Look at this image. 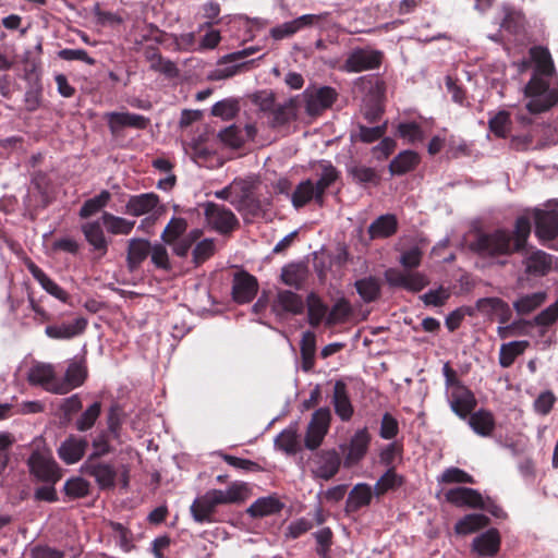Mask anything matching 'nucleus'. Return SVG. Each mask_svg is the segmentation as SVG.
Segmentation results:
<instances>
[{"label":"nucleus","mask_w":558,"mask_h":558,"mask_svg":"<svg viewBox=\"0 0 558 558\" xmlns=\"http://www.w3.org/2000/svg\"><path fill=\"white\" fill-rule=\"evenodd\" d=\"M531 222L525 216L514 221L513 230L497 228L490 232L478 231L470 242V250L481 257L496 258L521 253L527 245Z\"/></svg>","instance_id":"f257e3e1"},{"label":"nucleus","mask_w":558,"mask_h":558,"mask_svg":"<svg viewBox=\"0 0 558 558\" xmlns=\"http://www.w3.org/2000/svg\"><path fill=\"white\" fill-rule=\"evenodd\" d=\"M534 63V72L524 87L530 98L525 108L529 113L537 114L549 110L558 102V89L549 87L548 78L556 74L550 51L544 46H533L529 50Z\"/></svg>","instance_id":"f03ea898"},{"label":"nucleus","mask_w":558,"mask_h":558,"mask_svg":"<svg viewBox=\"0 0 558 558\" xmlns=\"http://www.w3.org/2000/svg\"><path fill=\"white\" fill-rule=\"evenodd\" d=\"M246 488L243 484H232L227 490L210 489L196 498L191 505V513L197 523L213 521V514L219 505L238 504L245 499Z\"/></svg>","instance_id":"7ed1b4c3"},{"label":"nucleus","mask_w":558,"mask_h":558,"mask_svg":"<svg viewBox=\"0 0 558 558\" xmlns=\"http://www.w3.org/2000/svg\"><path fill=\"white\" fill-rule=\"evenodd\" d=\"M300 97V106L304 104V109L307 116L318 117L325 110L329 109L338 98L335 88L329 86L323 87H307Z\"/></svg>","instance_id":"20e7f679"},{"label":"nucleus","mask_w":558,"mask_h":558,"mask_svg":"<svg viewBox=\"0 0 558 558\" xmlns=\"http://www.w3.org/2000/svg\"><path fill=\"white\" fill-rule=\"evenodd\" d=\"M31 475L45 484H57L62 472L53 457L49 453L34 451L27 459Z\"/></svg>","instance_id":"39448f33"},{"label":"nucleus","mask_w":558,"mask_h":558,"mask_svg":"<svg viewBox=\"0 0 558 558\" xmlns=\"http://www.w3.org/2000/svg\"><path fill=\"white\" fill-rule=\"evenodd\" d=\"M204 214L209 226L220 234H228L239 227L236 216L223 205L208 202L204 205Z\"/></svg>","instance_id":"423d86ee"},{"label":"nucleus","mask_w":558,"mask_h":558,"mask_svg":"<svg viewBox=\"0 0 558 558\" xmlns=\"http://www.w3.org/2000/svg\"><path fill=\"white\" fill-rule=\"evenodd\" d=\"M384 59V53L372 48H355L347 57L344 61V70L347 72L360 73L378 69Z\"/></svg>","instance_id":"0eeeda50"},{"label":"nucleus","mask_w":558,"mask_h":558,"mask_svg":"<svg viewBox=\"0 0 558 558\" xmlns=\"http://www.w3.org/2000/svg\"><path fill=\"white\" fill-rule=\"evenodd\" d=\"M331 421L329 408H319L312 414L304 438V445L310 450L317 449L327 435Z\"/></svg>","instance_id":"6e6552de"},{"label":"nucleus","mask_w":558,"mask_h":558,"mask_svg":"<svg viewBox=\"0 0 558 558\" xmlns=\"http://www.w3.org/2000/svg\"><path fill=\"white\" fill-rule=\"evenodd\" d=\"M271 312L279 319L302 315L305 303L302 295L291 290H279L271 302Z\"/></svg>","instance_id":"1a4fd4ad"},{"label":"nucleus","mask_w":558,"mask_h":558,"mask_svg":"<svg viewBox=\"0 0 558 558\" xmlns=\"http://www.w3.org/2000/svg\"><path fill=\"white\" fill-rule=\"evenodd\" d=\"M104 120H106L112 136L120 135L124 128L145 130L150 123V120L144 116L118 111L106 112L104 114Z\"/></svg>","instance_id":"9d476101"},{"label":"nucleus","mask_w":558,"mask_h":558,"mask_svg":"<svg viewBox=\"0 0 558 558\" xmlns=\"http://www.w3.org/2000/svg\"><path fill=\"white\" fill-rule=\"evenodd\" d=\"M312 463L314 477L329 481L338 473L341 458L335 449L320 450L315 453Z\"/></svg>","instance_id":"9b49d317"},{"label":"nucleus","mask_w":558,"mask_h":558,"mask_svg":"<svg viewBox=\"0 0 558 558\" xmlns=\"http://www.w3.org/2000/svg\"><path fill=\"white\" fill-rule=\"evenodd\" d=\"M88 376V369L84 357L70 361L63 378L59 379L56 395H66L71 390L81 387Z\"/></svg>","instance_id":"f8f14e48"},{"label":"nucleus","mask_w":558,"mask_h":558,"mask_svg":"<svg viewBox=\"0 0 558 558\" xmlns=\"http://www.w3.org/2000/svg\"><path fill=\"white\" fill-rule=\"evenodd\" d=\"M257 278L245 270L234 274L232 281V299L238 304L253 301L258 292Z\"/></svg>","instance_id":"ddd939ff"},{"label":"nucleus","mask_w":558,"mask_h":558,"mask_svg":"<svg viewBox=\"0 0 558 558\" xmlns=\"http://www.w3.org/2000/svg\"><path fill=\"white\" fill-rule=\"evenodd\" d=\"M329 15L328 12L322 14H304L292 21L286 22L270 29V36L275 40H281L296 34L299 31L312 26L319 21L326 19Z\"/></svg>","instance_id":"4468645a"},{"label":"nucleus","mask_w":558,"mask_h":558,"mask_svg":"<svg viewBox=\"0 0 558 558\" xmlns=\"http://www.w3.org/2000/svg\"><path fill=\"white\" fill-rule=\"evenodd\" d=\"M82 472L95 478L101 489L112 488L116 485L117 471L112 464L98 460H86Z\"/></svg>","instance_id":"2eb2a0df"},{"label":"nucleus","mask_w":558,"mask_h":558,"mask_svg":"<svg viewBox=\"0 0 558 558\" xmlns=\"http://www.w3.org/2000/svg\"><path fill=\"white\" fill-rule=\"evenodd\" d=\"M535 234L541 241H551L558 235V210L535 209Z\"/></svg>","instance_id":"dca6fc26"},{"label":"nucleus","mask_w":558,"mask_h":558,"mask_svg":"<svg viewBox=\"0 0 558 558\" xmlns=\"http://www.w3.org/2000/svg\"><path fill=\"white\" fill-rule=\"evenodd\" d=\"M446 500L459 508L468 507L472 509L485 508V501L481 493L474 488L459 486L451 488L445 494Z\"/></svg>","instance_id":"f3484780"},{"label":"nucleus","mask_w":558,"mask_h":558,"mask_svg":"<svg viewBox=\"0 0 558 558\" xmlns=\"http://www.w3.org/2000/svg\"><path fill=\"white\" fill-rule=\"evenodd\" d=\"M522 264L527 277L539 278L550 272L553 256L542 250H534L523 258Z\"/></svg>","instance_id":"a211bd4d"},{"label":"nucleus","mask_w":558,"mask_h":558,"mask_svg":"<svg viewBox=\"0 0 558 558\" xmlns=\"http://www.w3.org/2000/svg\"><path fill=\"white\" fill-rule=\"evenodd\" d=\"M230 202L244 216L255 218L262 216L264 213L262 202L254 194L252 186L247 183H243L241 185L236 199H231Z\"/></svg>","instance_id":"6ab92c4d"},{"label":"nucleus","mask_w":558,"mask_h":558,"mask_svg":"<svg viewBox=\"0 0 558 558\" xmlns=\"http://www.w3.org/2000/svg\"><path fill=\"white\" fill-rule=\"evenodd\" d=\"M372 437L367 427L357 429L348 445V451L344 458L347 466L359 463L367 453Z\"/></svg>","instance_id":"aec40b11"},{"label":"nucleus","mask_w":558,"mask_h":558,"mask_svg":"<svg viewBox=\"0 0 558 558\" xmlns=\"http://www.w3.org/2000/svg\"><path fill=\"white\" fill-rule=\"evenodd\" d=\"M88 445L85 437L70 435L58 448V456L65 464H74L85 456Z\"/></svg>","instance_id":"412c9836"},{"label":"nucleus","mask_w":558,"mask_h":558,"mask_svg":"<svg viewBox=\"0 0 558 558\" xmlns=\"http://www.w3.org/2000/svg\"><path fill=\"white\" fill-rule=\"evenodd\" d=\"M27 380L31 385L40 386L51 393H56L54 389L58 387L59 383L53 366L45 363L33 365L28 372Z\"/></svg>","instance_id":"4be33fe9"},{"label":"nucleus","mask_w":558,"mask_h":558,"mask_svg":"<svg viewBox=\"0 0 558 558\" xmlns=\"http://www.w3.org/2000/svg\"><path fill=\"white\" fill-rule=\"evenodd\" d=\"M501 545V536L496 527H490L486 532L477 535L472 542V551L478 557H495Z\"/></svg>","instance_id":"5701e85b"},{"label":"nucleus","mask_w":558,"mask_h":558,"mask_svg":"<svg viewBox=\"0 0 558 558\" xmlns=\"http://www.w3.org/2000/svg\"><path fill=\"white\" fill-rule=\"evenodd\" d=\"M331 403L336 415L342 422H349L352 418L354 408L349 396L347 384L343 380H336Z\"/></svg>","instance_id":"b1692460"},{"label":"nucleus","mask_w":558,"mask_h":558,"mask_svg":"<svg viewBox=\"0 0 558 558\" xmlns=\"http://www.w3.org/2000/svg\"><path fill=\"white\" fill-rule=\"evenodd\" d=\"M27 270L32 274L35 280L41 286V288L48 292L50 295L60 300L63 303H69L70 295L69 293L62 289L59 284H57L53 280H51L45 271L38 267L31 258H26L24 262Z\"/></svg>","instance_id":"393cba45"},{"label":"nucleus","mask_w":558,"mask_h":558,"mask_svg":"<svg viewBox=\"0 0 558 558\" xmlns=\"http://www.w3.org/2000/svg\"><path fill=\"white\" fill-rule=\"evenodd\" d=\"M320 169L319 179L314 182L316 190V204L323 206L325 203V193L339 178L340 171L329 160L318 161Z\"/></svg>","instance_id":"a878e982"},{"label":"nucleus","mask_w":558,"mask_h":558,"mask_svg":"<svg viewBox=\"0 0 558 558\" xmlns=\"http://www.w3.org/2000/svg\"><path fill=\"white\" fill-rule=\"evenodd\" d=\"M87 319L78 317L73 323H62L60 325H48L45 329L47 337L56 340H69L82 335L87 327Z\"/></svg>","instance_id":"bb28decb"},{"label":"nucleus","mask_w":558,"mask_h":558,"mask_svg":"<svg viewBox=\"0 0 558 558\" xmlns=\"http://www.w3.org/2000/svg\"><path fill=\"white\" fill-rule=\"evenodd\" d=\"M151 243L142 238H133L128 242L126 266L133 272L137 270L143 262L148 257Z\"/></svg>","instance_id":"cd10ccee"},{"label":"nucleus","mask_w":558,"mask_h":558,"mask_svg":"<svg viewBox=\"0 0 558 558\" xmlns=\"http://www.w3.org/2000/svg\"><path fill=\"white\" fill-rule=\"evenodd\" d=\"M159 196L153 192L132 195L125 204V214L140 217L153 211L159 204Z\"/></svg>","instance_id":"c85d7f7f"},{"label":"nucleus","mask_w":558,"mask_h":558,"mask_svg":"<svg viewBox=\"0 0 558 558\" xmlns=\"http://www.w3.org/2000/svg\"><path fill=\"white\" fill-rule=\"evenodd\" d=\"M300 97H291L284 104L276 105L272 111L271 126L280 128L298 119Z\"/></svg>","instance_id":"c756f323"},{"label":"nucleus","mask_w":558,"mask_h":558,"mask_svg":"<svg viewBox=\"0 0 558 558\" xmlns=\"http://www.w3.org/2000/svg\"><path fill=\"white\" fill-rule=\"evenodd\" d=\"M420 161L421 157L416 151L402 150L390 161L388 169L391 175H403L413 171Z\"/></svg>","instance_id":"7c9ffc66"},{"label":"nucleus","mask_w":558,"mask_h":558,"mask_svg":"<svg viewBox=\"0 0 558 558\" xmlns=\"http://www.w3.org/2000/svg\"><path fill=\"white\" fill-rule=\"evenodd\" d=\"M475 405V397L469 388L460 387L452 392L451 408L461 418L470 416Z\"/></svg>","instance_id":"2f4dec72"},{"label":"nucleus","mask_w":558,"mask_h":558,"mask_svg":"<svg viewBox=\"0 0 558 558\" xmlns=\"http://www.w3.org/2000/svg\"><path fill=\"white\" fill-rule=\"evenodd\" d=\"M476 308L483 313L497 314L500 324H507L512 317V312L509 304L500 298L478 299L476 302Z\"/></svg>","instance_id":"473e14b6"},{"label":"nucleus","mask_w":558,"mask_h":558,"mask_svg":"<svg viewBox=\"0 0 558 558\" xmlns=\"http://www.w3.org/2000/svg\"><path fill=\"white\" fill-rule=\"evenodd\" d=\"M398 230V221L395 215L386 214L375 219L368 227V235L372 240L386 239Z\"/></svg>","instance_id":"72a5a7b5"},{"label":"nucleus","mask_w":558,"mask_h":558,"mask_svg":"<svg viewBox=\"0 0 558 558\" xmlns=\"http://www.w3.org/2000/svg\"><path fill=\"white\" fill-rule=\"evenodd\" d=\"M501 28L511 35H521L525 31V16L521 10L511 5L502 7Z\"/></svg>","instance_id":"f704fd0d"},{"label":"nucleus","mask_w":558,"mask_h":558,"mask_svg":"<svg viewBox=\"0 0 558 558\" xmlns=\"http://www.w3.org/2000/svg\"><path fill=\"white\" fill-rule=\"evenodd\" d=\"M372 487L368 484H356L349 493L345 504L347 512H355L361 508L368 506L372 501Z\"/></svg>","instance_id":"c9c22d12"},{"label":"nucleus","mask_w":558,"mask_h":558,"mask_svg":"<svg viewBox=\"0 0 558 558\" xmlns=\"http://www.w3.org/2000/svg\"><path fill=\"white\" fill-rule=\"evenodd\" d=\"M308 270L302 264H289L281 270V281L295 290H302L307 280Z\"/></svg>","instance_id":"e433bc0d"},{"label":"nucleus","mask_w":558,"mask_h":558,"mask_svg":"<svg viewBox=\"0 0 558 558\" xmlns=\"http://www.w3.org/2000/svg\"><path fill=\"white\" fill-rule=\"evenodd\" d=\"M283 504L275 496L262 497L255 500L247 509L252 518H263L279 513Z\"/></svg>","instance_id":"4c0bfd02"},{"label":"nucleus","mask_w":558,"mask_h":558,"mask_svg":"<svg viewBox=\"0 0 558 558\" xmlns=\"http://www.w3.org/2000/svg\"><path fill=\"white\" fill-rule=\"evenodd\" d=\"M490 523L488 517L482 513H469L458 520L454 524V532L458 535H468L475 533Z\"/></svg>","instance_id":"58836bf2"},{"label":"nucleus","mask_w":558,"mask_h":558,"mask_svg":"<svg viewBox=\"0 0 558 558\" xmlns=\"http://www.w3.org/2000/svg\"><path fill=\"white\" fill-rule=\"evenodd\" d=\"M356 292L365 303L377 301L381 293L380 279L375 276L364 277L354 282Z\"/></svg>","instance_id":"ea45409f"},{"label":"nucleus","mask_w":558,"mask_h":558,"mask_svg":"<svg viewBox=\"0 0 558 558\" xmlns=\"http://www.w3.org/2000/svg\"><path fill=\"white\" fill-rule=\"evenodd\" d=\"M307 322L316 328L327 317L328 306L316 292H310L306 296Z\"/></svg>","instance_id":"a19ab883"},{"label":"nucleus","mask_w":558,"mask_h":558,"mask_svg":"<svg viewBox=\"0 0 558 558\" xmlns=\"http://www.w3.org/2000/svg\"><path fill=\"white\" fill-rule=\"evenodd\" d=\"M302 369L306 373L315 366L316 336L313 331H305L300 343Z\"/></svg>","instance_id":"79ce46f5"},{"label":"nucleus","mask_w":558,"mask_h":558,"mask_svg":"<svg viewBox=\"0 0 558 558\" xmlns=\"http://www.w3.org/2000/svg\"><path fill=\"white\" fill-rule=\"evenodd\" d=\"M547 300L545 291H537L519 296L513 302V308L519 315H527L541 307Z\"/></svg>","instance_id":"37998d69"},{"label":"nucleus","mask_w":558,"mask_h":558,"mask_svg":"<svg viewBox=\"0 0 558 558\" xmlns=\"http://www.w3.org/2000/svg\"><path fill=\"white\" fill-rule=\"evenodd\" d=\"M348 174L352 178L356 184H374L378 185L380 182V175L378 171L372 167H366L362 163L353 162L348 166Z\"/></svg>","instance_id":"c03bdc74"},{"label":"nucleus","mask_w":558,"mask_h":558,"mask_svg":"<svg viewBox=\"0 0 558 558\" xmlns=\"http://www.w3.org/2000/svg\"><path fill=\"white\" fill-rule=\"evenodd\" d=\"M529 347L530 342L526 340L502 343L499 350L500 366L504 368L510 367L514 363L515 359L522 355Z\"/></svg>","instance_id":"a18cd8bd"},{"label":"nucleus","mask_w":558,"mask_h":558,"mask_svg":"<svg viewBox=\"0 0 558 558\" xmlns=\"http://www.w3.org/2000/svg\"><path fill=\"white\" fill-rule=\"evenodd\" d=\"M469 424L480 436L487 437L495 429V418L492 412L481 409L470 415Z\"/></svg>","instance_id":"49530a36"},{"label":"nucleus","mask_w":558,"mask_h":558,"mask_svg":"<svg viewBox=\"0 0 558 558\" xmlns=\"http://www.w3.org/2000/svg\"><path fill=\"white\" fill-rule=\"evenodd\" d=\"M82 231L86 241L94 247V250L100 251L102 255L107 253L108 241L99 221L83 225Z\"/></svg>","instance_id":"de8ad7c7"},{"label":"nucleus","mask_w":558,"mask_h":558,"mask_svg":"<svg viewBox=\"0 0 558 558\" xmlns=\"http://www.w3.org/2000/svg\"><path fill=\"white\" fill-rule=\"evenodd\" d=\"M404 484V478L396 472V468H389L376 482L374 494L380 497L390 490H396Z\"/></svg>","instance_id":"09e8293b"},{"label":"nucleus","mask_w":558,"mask_h":558,"mask_svg":"<svg viewBox=\"0 0 558 558\" xmlns=\"http://www.w3.org/2000/svg\"><path fill=\"white\" fill-rule=\"evenodd\" d=\"M311 201L316 203V190L311 179L300 182L291 194V203L295 209L306 206Z\"/></svg>","instance_id":"8fccbe9b"},{"label":"nucleus","mask_w":558,"mask_h":558,"mask_svg":"<svg viewBox=\"0 0 558 558\" xmlns=\"http://www.w3.org/2000/svg\"><path fill=\"white\" fill-rule=\"evenodd\" d=\"M101 220L107 231L114 235H128L132 232L135 226V221L128 220L119 216H114L113 214H110L108 211H105L102 214Z\"/></svg>","instance_id":"3c124183"},{"label":"nucleus","mask_w":558,"mask_h":558,"mask_svg":"<svg viewBox=\"0 0 558 558\" xmlns=\"http://www.w3.org/2000/svg\"><path fill=\"white\" fill-rule=\"evenodd\" d=\"M101 402L95 401L87 407L76 418L74 427L77 432L85 433L92 429L101 414Z\"/></svg>","instance_id":"603ef678"},{"label":"nucleus","mask_w":558,"mask_h":558,"mask_svg":"<svg viewBox=\"0 0 558 558\" xmlns=\"http://www.w3.org/2000/svg\"><path fill=\"white\" fill-rule=\"evenodd\" d=\"M187 229V221L181 217H172L165 227L160 239L165 244H172L184 236Z\"/></svg>","instance_id":"864d4df0"},{"label":"nucleus","mask_w":558,"mask_h":558,"mask_svg":"<svg viewBox=\"0 0 558 558\" xmlns=\"http://www.w3.org/2000/svg\"><path fill=\"white\" fill-rule=\"evenodd\" d=\"M111 199V194L107 190H102L98 195L84 202L80 209V217L83 219L89 218L104 207L108 205Z\"/></svg>","instance_id":"5fc2aeb1"},{"label":"nucleus","mask_w":558,"mask_h":558,"mask_svg":"<svg viewBox=\"0 0 558 558\" xmlns=\"http://www.w3.org/2000/svg\"><path fill=\"white\" fill-rule=\"evenodd\" d=\"M386 124L377 126H366L357 124V131L351 134L353 141H360L365 144H372L378 140H381L386 133Z\"/></svg>","instance_id":"6e6d98bb"},{"label":"nucleus","mask_w":558,"mask_h":558,"mask_svg":"<svg viewBox=\"0 0 558 558\" xmlns=\"http://www.w3.org/2000/svg\"><path fill=\"white\" fill-rule=\"evenodd\" d=\"M352 314L350 302L345 298H340L332 305L326 317V324L332 326L336 324L344 323Z\"/></svg>","instance_id":"4d7b16f0"},{"label":"nucleus","mask_w":558,"mask_h":558,"mask_svg":"<svg viewBox=\"0 0 558 558\" xmlns=\"http://www.w3.org/2000/svg\"><path fill=\"white\" fill-rule=\"evenodd\" d=\"M489 131L497 137H508L511 129L510 113L501 110L488 121Z\"/></svg>","instance_id":"13d9d810"},{"label":"nucleus","mask_w":558,"mask_h":558,"mask_svg":"<svg viewBox=\"0 0 558 558\" xmlns=\"http://www.w3.org/2000/svg\"><path fill=\"white\" fill-rule=\"evenodd\" d=\"M124 416H125V414H124L123 408L118 403L112 404L108 410V413H107L108 429L106 432L110 433L114 439L120 437Z\"/></svg>","instance_id":"bf43d9fd"},{"label":"nucleus","mask_w":558,"mask_h":558,"mask_svg":"<svg viewBox=\"0 0 558 558\" xmlns=\"http://www.w3.org/2000/svg\"><path fill=\"white\" fill-rule=\"evenodd\" d=\"M63 492L70 499L84 498L89 494V483L82 477H71L64 483Z\"/></svg>","instance_id":"052dcab7"},{"label":"nucleus","mask_w":558,"mask_h":558,"mask_svg":"<svg viewBox=\"0 0 558 558\" xmlns=\"http://www.w3.org/2000/svg\"><path fill=\"white\" fill-rule=\"evenodd\" d=\"M109 434L110 433L106 430H101L93 438L92 446L94 450L86 460H99L101 457L112 451Z\"/></svg>","instance_id":"680f3d73"},{"label":"nucleus","mask_w":558,"mask_h":558,"mask_svg":"<svg viewBox=\"0 0 558 558\" xmlns=\"http://www.w3.org/2000/svg\"><path fill=\"white\" fill-rule=\"evenodd\" d=\"M398 135L407 140L410 144L422 142L424 140V132L421 125L416 122H403L398 125Z\"/></svg>","instance_id":"e2e57ef3"},{"label":"nucleus","mask_w":558,"mask_h":558,"mask_svg":"<svg viewBox=\"0 0 558 558\" xmlns=\"http://www.w3.org/2000/svg\"><path fill=\"white\" fill-rule=\"evenodd\" d=\"M276 446L287 453L293 454L299 449L298 435L295 429H283L276 438Z\"/></svg>","instance_id":"0e129e2a"},{"label":"nucleus","mask_w":558,"mask_h":558,"mask_svg":"<svg viewBox=\"0 0 558 558\" xmlns=\"http://www.w3.org/2000/svg\"><path fill=\"white\" fill-rule=\"evenodd\" d=\"M239 111L238 101L234 99H223L216 102L211 108V114L223 120L233 119Z\"/></svg>","instance_id":"69168bd1"},{"label":"nucleus","mask_w":558,"mask_h":558,"mask_svg":"<svg viewBox=\"0 0 558 558\" xmlns=\"http://www.w3.org/2000/svg\"><path fill=\"white\" fill-rule=\"evenodd\" d=\"M215 242L213 239H205L198 242L193 250V262L196 266L202 265L215 254Z\"/></svg>","instance_id":"338daca9"},{"label":"nucleus","mask_w":558,"mask_h":558,"mask_svg":"<svg viewBox=\"0 0 558 558\" xmlns=\"http://www.w3.org/2000/svg\"><path fill=\"white\" fill-rule=\"evenodd\" d=\"M315 539L317 542V555L320 558H329V551L332 546V531L330 527H323L322 530L314 533Z\"/></svg>","instance_id":"774afa93"}]
</instances>
